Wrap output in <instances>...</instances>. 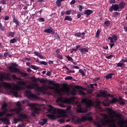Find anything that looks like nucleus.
<instances>
[{"instance_id": "nucleus-63", "label": "nucleus", "mask_w": 127, "mask_h": 127, "mask_svg": "<svg viewBox=\"0 0 127 127\" xmlns=\"http://www.w3.org/2000/svg\"><path fill=\"white\" fill-rule=\"evenodd\" d=\"M104 106H105V107H110V102L109 103H103Z\"/></svg>"}, {"instance_id": "nucleus-34", "label": "nucleus", "mask_w": 127, "mask_h": 127, "mask_svg": "<svg viewBox=\"0 0 127 127\" xmlns=\"http://www.w3.org/2000/svg\"><path fill=\"white\" fill-rule=\"evenodd\" d=\"M31 68L32 69H33L34 70H38L39 69V67L36 66V65H31Z\"/></svg>"}, {"instance_id": "nucleus-22", "label": "nucleus", "mask_w": 127, "mask_h": 127, "mask_svg": "<svg viewBox=\"0 0 127 127\" xmlns=\"http://www.w3.org/2000/svg\"><path fill=\"white\" fill-rule=\"evenodd\" d=\"M93 13V10L90 9H87L84 12V14H86L87 16H89V15H91Z\"/></svg>"}, {"instance_id": "nucleus-4", "label": "nucleus", "mask_w": 127, "mask_h": 127, "mask_svg": "<svg viewBox=\"0 0 127 127\" xmlns=\"http://www.w3.org/2000/svg\"><path fill=\"white\" fill-rule=\"evenodd\" d=\"M17 114L18 115L19 118L14 119V124H17L18 122H23L24 120L28 119V116H27V115L25 114H23V113L19 114L17 113Z\"/></svg>"}, {"instance_id": "nucleus-24", "label": "nucleus", "mask_w": 127, "mask_h": 127, "mask_svg": "<svg viewBox=\"0 0 127 127\" xmlns=\"http://www.w3.org/2000/svg\"><path fill=\"white\" fill-rule=\"evenodd\" d=\"M18 73L20 74V75H21V76L22 77H27L28 74L27 73H24L20 70H19V72Z\"/></svg>"}, {"instance_id": "nucleus-59", "label": "nucleus", "mask_w": 127, "mask_h": 127, "mask_svg": "<svg viewBox=\"0 0 127 127\" xmlns=\"http://www.w3.org/2000/svg\"><path fill=\"white\" fill-rule=\"evenodd\" d=\"M70 73H75V70H68L66 72L67 75L70 74Z\"/></svg>"}, {"instance_id": "nucleus-20", "label": "nucleus", "mask_w": 127, "mask_h": 127, "mask_svg": "<svg viewBox=\"0 0 127 127\" xmlns=\"http://www.w3.org/2000/svg\"><path fill=\"white\" fill-rule=\"evenodd\" d=\"M119 6V8L120 9H124L125 8V6H126V3L124 1H121L119 5H118Z\"/></svg>"}, {"instance_id": "nucleus-37", "label": "nucleus", "mask_w": 127, "mask_h": 127, "mask_svg": "<svg viewBox=\"0 0 127 127\" xmlns=\"http://www.w3.org/2000/svg\"><path fill=\"white\" fill-rule=\"evenodd\" d=\"M111 38H112L114 41H117V40H118V37L116 35H113L112 37H111Z\"/></svg>"}, {"instance_id": "nucleus-14", "label": "nucleus", "mask_w": 127, "mask_h": 127, "mask_svg": "<svg viewBox=\"0 0 127 127\" xmlns=\"http://www.w3.org/2000/svg\"><path fill=\"white\" fill-rule=\"evenodd\" d=\"M45 33H51V34H55V31L54 29L52 28V27H50L49 29H47L44 30V31Z\"/></svg>"}, {"instance_id": "nucleus-42", "label": "nucleus", "mask_w": 127, "mask_h": 127, "mask_svg": "<svg viewBox=\"0 0 127 127\" xmlns=\"http://www.w3.org/2000/svg\"><path fill=\"white\" fill-rule=\"evenodd\" d=\"M70 94L72 96H76V91L74 89H73L72 91L70 92Z\"/></svg>"}, {"instance_id": "nucleus-26", "label": "nucleus", "mask_w": 127, "mask_h": 127, "mask_svg": "<svg viewBox=\"0 0 127 127\" xmlns=\"http://www.w3.org/2000/svg\"><path fill=\"white\" fill-rule=\"evenodd\" d=\"M10 73H7L6 75H5V80H11V78H10Z\"/></svg>"}, {"instance_id": "nucleus-58", "label": "nucleus", "mask_w": 127, "mask_h": 127, "mask_svg": "<svg viewBox=\"0 0 127 127\" xmlns=\"http://www.w3.org/2000/svg\"><path fill=\"white\" fill-rule=\"evenodd\" d=\"M25 127V123H23L22 124H19L17 126V127Z\"/></svg>"}, {"instance_id": "nucleus-43", "label": "nucleus", "mask_w": 127, "mask_h": 127, "mask_svg": "<svg viewBox=\"0 0 127 127\" xmlns=\"http://www.w3.org/2000/svg\"><path fill=\"white\" fill-rule=\"evenodd\" d=\"M66 58H67L68 61H71V62H73V59L71 57L66 56Z\"/></svg>"}, {"instance_id": "nucleus-1", "label": "nucleus", "mask_w": 127, "mask_h": 127, "mask_svg": "<svg viewBox=\"0 0 127 127\" xmlns=\"http://www.w3.org/2000/svg\"><path fill=\"white\" fill-rule=\"evenodd\" d=\"M42 88L44 90H48V89H50L51 90H55L56 93H57V94H58V95L60 97H62V93H61V92H63V93H66L67 96H69L70 94V88H69L68 87L65 88L64 90L63 89H60L58 88H55L53 86H47L46 85L44 84L43 86H42Z\"/></svg>"}, {"instance_id": "nucleus-38", "label": "nucleus", "mask_w": 127, "mask_h": 127, "mask_svg": "<svg viewBox=\"0 0 127 127\" xmlns=\"http://www.w3.org/2000/svg\"><path fill=\"white\" fill-rule=\"evenodd\" d=\"M17 40L15 38H14L10 40V43H15Z\"/></svg>"}, {"instance_id": "nucleus-50", "label": "nucleus", "mask_w": 127, "mask_h": 127, "mask_svg": "<svg viewBox=\"0 0 127 127\" xmlns=\"http://www.w3.org/2000/svg\"><path fill=\"white\" fill-rule=\"evenodd\" d=\"M79 93L80 95H82L83 96H86V93H85L82 90H79Z\"/></svg>"}, {"instance_id": "nucleus-61", "label": "nucleus", "mask_w": 127, "mask_h": 127, "mask_svg": "<svg viewBox=\"0 0 127 127\" xmlns=\"http://www.w3.org/2000/svg\"><path fill=\"white\" fill-rule=\"evenodd\" d=\"M78 8H79V11H82V10H83V6H82L81 5H78Z\"/></svg>"}, {"instance_id": "nucleus-31", "label": "nucleus", "mask_w": 127, "mask_h": 127, "mask_svg": "<svg viewBox=\"0 0 127 127\" xmlns=\"http://www.w3.org/2000/svg\"><path fill=\"white\" fill-rule=\"evenodd\" d=\"M101 33V31L100 30H97L96 34V37L97 38H99L100 37V34Z\"/></svg>"}, {"instance_id": "nucleus-54", "label": "nucleus", "mask_w": 127, "mask_h": 127, "mask_svg": "<svg viewBox=\"0 0 127 127\" xmlns=\"http://www.w3.org/2000/svg\"><path fill=\"white\" fill-rule=\"evenodd\" d=\"M75 89H77L78 90H81V89L82 90H83V88L82 87H81V86H80L79 85L75 86Z\"/></svg>"}, {"instance_id": "nucleus-27", "label": "nucleus", "mask_w": 127, "mask_h": 127, "mask_svg": "<svg viewBox=\"0 0 127 127\" xmlns=\"http://www.w3.org/2000/svg\"><path fill=\"white\" fill-rule=\"evenodd\" d=\"M94 125L96 126V127H103V125L101 124L99 122H95Z\"/></svg>"}, {"instance_id": "nucleus-5", "label": "nucleus", "mask_w": 127, "mask_h": 127, "mask_svg": "<svg viewBox=\"0 0 127 127\" xmlns=\"http://www.w3.org/2000/svg\"><path fill=\"white\" fill-rule=\"evenodd\" d=\"M2 85L3 87H4V88H6L7 89H8V90H11V92L12 93V94H13L15 97H17V96L18 95V93H17V91L12 89V87L11 86V84L7 82H3L2 83Z\"/></svg>"}, {"instance_id": "nucleus-21", "label": "nucleus", "mask_w": 127, "mask_h": 127, "mask_svg": "<svg viewBox=\"0 0 127 127\" xmlns=\"http://www.w3.org/2000/svg\"><path fill=\"white\" fill-rule=\"evenodd\" d=\"M118 102H119L118 99L115 97H113L112 100L109 101L110 104H116V103H118Z\"/></svg>"}, {"instance_id": "nucleus-60", "label": "nucleus", "mask_w": 127, "mask_h": 127, "mask_svg": "<svg viewBox=\"0 0 127 127\" xmlns=\"http://www.w3.org/2000/svg\"><path fill=\"white\" fill-rule=\"evenodd\" d=\"M50 85H53V86H54V87H57V84L53 83V81H51L50 82Z\"/></svg>"}, {"instance_id": "nucleus-3", "label": "nucleus", "mask_w": 127, "mask_h": 127, "mask_svg": "<svg viewBox=\"0 0 127 127\" xmlns=\"http://www.w3.org/2000/svg\"><path fill=\"white\" fill-rule=\"evenodd\" d=\"M93 119L92 116H90V114L88 113L86 116H82L81 118H77L74 120V122L76 124H79V123H82L83 122H86V121H93Z\"/></svg>"}, {"instance_id": "nucleus-56", "label": "nucleus", "mask_w": 127, "mask_h": 127, "mask_svg": "<svg viewBox=\"0 0 127 127\" xmlns=\"http://www.w3.org/2000/svg\"><path fill=\"white\" fill-rule=\"evenodd\" d=\"M57 58L59 59H60L61 60H62V59H63V57H62V56H61L60 54H57Z\"/></svg>"}, {"instance_id": "nucleus-48", "label": "nucleus", "mask_w": 127, "mask_h": 127, "mask_svg": "<svg viewBox=\"0 0 127 127\" xmlns=\"http://www.w3.org/2000/svg\"><path fill=\"white\" fill-rule=\"evenodd\" d=\"M27 89H29L30 90H32L34 89V87L33 86V85H27Z\"/></svg>"}, {"instance_id": "nucleus-2", "label": "nucleus", "mask_w": 127, "mask_h": 127, "mask_svg": "<svg viewBox=\"0 0 127 127\" xmlns=\"http://www.w3.org/2000/svg\"><path fill=\"white\" fill-rule=\"evenodd\" d=\"M49 109L48 112H52L53 114H58L60 118H64L65 117V111L62 109L54 108L52 105H49Z\"/></svg>"}, {"instance_id": "nucleus-32", "label": "nucleus", "mask_w": 127, "mask_h": 127, "mask_svg": "<svg viewBox=\"0 0 127 127\" xmlns=\"http://www.w3.org/2000/svg\"><path fill=\"white\" fill-rule=\"evenodd\" d=\"M0 29L1 30V31H4L5 30V28H4V26H2V24H1V23L0 22Z\"/></svg>"}, {"instance_id": "nucleus-64", "label": "nucleus", "mask_w": 127, "mask_h": 127, "mask_svg": "<svg viewBox=\"0 0 127 127\" xmlns=\"http://www.w3.org/2000/svg\"><path fill=\"white\" fill-rule=\"evenodd\" d=\"M109 127H117L116 126V124L113 123L112 124H111L109 126Z\"/></svg>"}, {"instance_id": "nucleus-46", "label": "nucleus", "mask_w": 127, "mask_h": 127, "mask_svg": "<svg viewBox=\"0 0 127 127\" xmlns=\"http://www.w3.org/2000/svg\"><path fill=\"white\" fill-rule=\"evenodd\" d=\"M65 80H73V77L71 76H67L65 77Z\"/></svg>"}, {"instance_id": "nucleus-45", "label": "nucleus", "mask_w": 127, "mask_h": 127, "mask_svg": "<svg viewBox=\"0 0 127 127\" xmlns=\"http://www.w3.org/2000/svg\"><path fill=\"white\" fill-rule=\"evenodd\" d=\"M120 62H122V63H127V58L125 59H122Z\"/></svg>"}, {"instance_id": "nucleus-28", "label": "nucleus", "mask_w": 127, "mask_h": 127, "mask_svg": "<svg viewBox=\"0 0 127 127\" xmlns=\"http://www.w3.org/2000/svg\"><path fill=\"white\" fill-rule=\"evenodd\" d=\"M72 19H73L69 16H66L64 17V20H68V21H72Z\"/></svg>"}, {"instance_id": "nucleus-62", "label": "nucleus", "mask_w": 127, "mask_h": 127, "mask_svg": "<svg viewBox=\"0 0 127 127\" xmlns=\"http://www.w3.org/2000/svg\"><path fill=\"white\" fill-rule=\"evenodd\" d=\"M59 123H60L61 124H63L65 123V120H64V119H62L59 120Z\"/></svg>"}, {"instance_id": "nucleus-33", "label": "nucleus", "mask_w": 127, "mask_h": 127, "mask_svg": "<svg viewBox=\"0 0 127 127\" xmlns=\"http://www.w3.org/2000/svg\"><path fill=\"white\" fill-rule=\"evenodd\" d=\"M119 14H120V13H119V12H114L113 13V17H118Z\"/></svg>"}, {"instance_id": "nucleus-57", "label": "nucleus", "mask_w": 127, "mask_h": 127, "mask_svg": "<svg viewBox=\"0 0 127 127\" xmlns=\"http://www.w3.org/2000/svg\"><path fill=\"white\" fill-rule=\"evenodd\" d=\"M34 54H35V55L37 57H39L40 55V53L38 52H34Z\"/></svg>"}, {"instance_id": "nucleus-39", "label": "nucleus", "mask_w": 127, "mask_h": 127, "mask_svg": "<svg viewBox=\"0 0 127 127\" xmlns=\"http://www.w3.org/2000/svg\"><path fill=\"white\" fill-rule=\"evenodd\" d=\"M19 85H21L22 86H25V85H26V82L21 81L20 82H19Z\"/></svg>"}, {"instance_id": "nucleus-13", "label": "nucleus", "mask_w": 127, "mask_h": 127, "mask_svg": "<svg viewBox=\"0 0 127 127\" xmlns=\"http://www.w3.org/2000/svg\"><path fill=\"white\" fill-rule=\"evenodd\" d=\"M97 97L101 98L103 97V98H107V91H101L99 92V94H97Z\"/></svg>"}, {"instance_id": "nucleus-53", "label": "nucleus", "mask_w": 127, "mask_h": 127, "mask_svg": "<svg viewBox=\"0 0 127 127\" xmlns=\"http://www.w3.org/2000/svg\"><path fill=\"white\" fill-rule=\"evenodd\" d=\"M79 72L83 76H85V72L82 69H79Z\"/></svg>"}, {"instance_id": "nucleus-35", "label": "nucleus", "mask_w": 127, "mask_h": 127, "mask_svg": "<svg viewBox=\"0 0 127 127\" xmlns=\"http://www.w3.org/2000/svg\"><path fill=\"white\" fill-rule=\"evenodd\" d=\"M62 1L61 0H57L56 1L57 5L58 6H61V2Z\"/></svg>"}, {"instance_id": "nucleus-40", "label": "nucleus", "mask_w": 127, "mask_h": 127, "mask_svg": "<svg viewBox=\"0 0 127 127\" xmlns=\"http://www.w3.org/2000/svg\"><path fill=\"white\" fill-rule=\"evenodd\" d=\"M81 35L82 34L80 32H77L74 34V36H76V37H80Z\"/></svg>"}, {"instance_id": "nucleus-16", "label": "nucleus", "mask_w": 127, "mask_h": 127, "mask_svg": "<svg viewBox=\"0 0 127 127\" xmlns=\"http://www.w3.org/2000/svg\"><path fill=\"white\" fill-rule=\"evenodd\" d=\"M0 121H1L2 123H4L5 125L9 126L10 125V121L7 118H0Z\"/></svg>"}, {"instance_id": "nucleus-8", "label": "nucleus", "mask_w": 127, "mask_h": 127, "mask_svg": "<svg viewBox=\"0 0 127 127\" xmlns=\"http://www.w3.org/2000/svg\"><path fill=\"white\" fill-rule=\"evenodd\" d=\"M26 97L30 100H34V99H37V96L33 93H31L30 91H26Z\"/></svg>"}, {"instance_id": "nucleus-15", "label": "nucleus", "mask_w": 127, "mask_h": 127, "mask_svg": "<svg viewBox=\"0 0 127 127\" xmlns=\"http://www.w3.org/2000/svg\"><path fill=\"white\" fill-rule=\"evenodd\" d=\"M76 112H77V113H86V110L84 109V108H82L81 105H77Z\"/></svg>"}, {"instance_id": "nucleus-17", "label": "nucleus", "mask_w": 127, "mask_h": 127, "mask_svg": "<svg viewBox=\"0 0 127 127\" xmlns=\"http://www.w3.org/2000/svg\"><path fill=\"white\" fill-rule=\"evenodd\" d=\"M79 50L81 54H85L86 53L89 52V49L85 48H81Z\"/></svg>"}, {"instance_id": "nucleus-19", "label": "nucleus", "mask_w": 127, "mask_h": 127, "mask_svg": "<svg viewBox=\"0 0 127 127\" xmlns=\"http://www.w3.org/2000/svg\"><path fill=\"white\" fill-rule=\"evenodd\" d=\"M47 117H48L50 120H55L57 118L56 115L54 114H47Z\"/></svg>"}, {"instance_id": "nucleus-12", "label": "nucleus", "mask_w": 127, "mask_h": 127, "mask_svg": "<svg viewBox=\"0 0 127 127\" xmlns=\"http://www.w3.org/2000/svg\"><path fill=\"white\" fill-rule=\"evenodd\" d=\"M33 81L35 83H37L38 81H40V82L41 83V84H46V80L43 78L40 79V78H36L35 76L33 77Z\"/></svg>"}, {"instance_id": "nucleus-9", "label": "nucleus", "mask_w": 127, "mask_h": 127, "mask_svg": "<svg viewBox=\"0 0 127 127\" xmlns=\"http://www.w3.org/2000/svg\"><path fill=\"white\" fill-rule=\"evenodd\" d=\"M81 102L82 104H86L89 108L90 107H92L93 106V101L91 100H88V99L87 98H83L81 100Z\"/></svg>"}, {"instance_id": "nucleus-11", "label": "nucleus", "mask_w": 127, "mask_h": 127, "mask_svg": "<svg viewBox=\"0 0 127 127\" xmlns=\"http://www.w3.org/2000/svg\"><path fill=\"white\" fill-rule=\"evenodd\" d=\"M119 9H120V6H119V4H113L109 8V11H110V12H113V10H115V11H118Z\"/></svg>"}, {"instance_id": "nucleus-47", "label": "nucleus", "mask_w": 127, "mask_h": 127, "mask_svg": "<svg viewBox=\"0 0 127 127\" xmlns=\"http://www.w3.org/2000/svg\"><path fill=\"white\" fill-rule=\"evenodd\" d=\"M40 64H42V65H45V66H46L48 64V63L45 61H41L40 62Z\"/></svg>"}, {"instance_id": "nucleus-6", "label": "nucleus", "mask_w": 127, "mask_h": 127, "mask_svg": "<svg viewBox=\"0 0 127 127\" xmlns=\"http://www.w3.org/2000/svg\"><path fill=\"white\" fill-rule=\"evenodd\" d=\"M30 107H32V110H34L32 112V115L33 117H36V115L39 114V112H40V108L36 107V105L35 104H31L30 105Z\"/></svg>"}, {"instance_id": "nucleus-52", "label": "nucleus", "mask_w": 127, "mask_h": 127, "mask_svg": "<svg viewBox=\"0 0 127 127\" xmlns=\"http://www.w3.org/2000/svg\"><path fill=\"white\" fill-rule=\"evenodd\" d=\"M8 35L11 37H13V36H14V33L12 32H9L8 33Z\"/></svg>"}, {"instance_id": "nucleus-10", "label": "nucleus", "mask_w": 127, "mask_h": 127, "mask_svg": "<svg viewBox=\"0 0 127 127\" xmlns=\"http://www.w3.org/2000/svg\"><path fill=\"white\" fill-rule=\"evenodd\" d=\"M72 100H74V97H71L70 98H67L66 99H64L63 97L59 98L58 99V102H63L64 104L69 103L72 101Z\"/></svg>"}, {"instance_id": "nucleus-36", "label": "nucleus", "mask_w": 127, "mask_h": 127, "mask_svg": "<svg viewBox=\"0 0 127 127\" xmlns=\"http://www.w3.org/2000/svg\"><path fill=\"white\" fill-rule=\"evenodd\" d=\"M16 106L18 107V109L21 110V104L20 103V102H17L16 103Z\"/></svg>"}, {"instance_id": "nucleus-25", "label": "nucleus", "mask_w": 127, "mask_h": 127, "mask_svg": "<svg viewBox=\"0 0 127 127\" xmlns=\"http://www.w3.org/2000/svg\"><path fill=\"white\" fill-rule=\"evenodd\" d=\"M115 75V73H109L106 76V79H111L112 78V76H114Z\"/></svg>"}, {"instance_id": "nucleus-51", "label": "nucleus", "mask_w": 127, "mask_h": 127, "mask_svg": "<svg viewBox=\"0 0 127 127\" xmlns=\"http://www.w3.org/2000/svg\"><path fill=\"white\" fill-rule=\"evenodd\" d=\"M118 103H119V104H120V105H125V104H126V102H125L124 100H120V101L119 100V102H118Z\"/></svg>"}, {"instance_id": "nucleus-7", "label": "nucleus", "mask_w": 127, "mask_h": 127, "mask_svg": "<svg viewBox=\"0 0 127 127\" xmlns=\"http://www.w3.org/2000/svg\"><path fill=\"white\" fill-rule=\"evenodd\" d=\"M16 64H12L11 65L9 66V69L11 73H18L19 72V69L16 67Z\"/></svg>"}, {"instance_id": "nucleus-44", "label": "nucleus", "mask_w": 127, "mask_h": 127, "mask_svg": "<svg viewBox=\"0 0 127 127\" xmlns=\"http://www.w3.org/2000/svg\"><path fill=\"white\" fill-rule=\"evenodd\" d=\"M109 40H110V43H115V40L112 38V37H108Z\"/></svg>"}, {"instance_id": "nucleus-18", "label": "nucleus", "mask_w": 127, "mask_h": 127, "mask_svg": "<svg viewBox=\"0 0 127 127\" xmlns=\"http://www.w3.org/2000/svg\"><path fill=\"white\" fill-rule=\"evenodd\" d=\"M15 17V15H14L13 19V22L15 23L16 26H15L14 27H15L16 28L18 26H19V22Z\"/></svg>"}, {"instance_id": "nucleus-30", "label": "nucleus", "mask_w": 127, "mask_h": 127, "mask_svg": "<svg viewBox=\"0 0 127 127\" xmlns=\"http://www.w3.org/2000/svg\"><path fill=\"white\" fill-rule=\"evenodd\" d=\"M123 66H126V64L119 63L117 64V67H123Z\"/></svg>"}, {"instance_id": "nucleus-55", "label": "nucleus", "mask_w": 127, "mask_h": 127, "mask_svg": "<svg viewBox=\"0 0 127 127\" xmlns=\"http://www.w3.org/2000/svg\"><path fill=\"white\" fill-rule=\"evenodd\" d=\"M3 79H5V75L2 74L0 76V81H3Z\"/></svg>"}, {"instance_id": "nucleus-49", "label": "nucleus", "mask_w": 127, "mask_h": 127, "mask_svg": "<svg viewBox=\"0 0 127 127\" xmlns=\"http://www.w3.org/2000/svg\"><path fill=\"white\" fill-rule=\"evenodd\" d=\"M71 11H72V10H68L65 11L64 12L66 15H70L71 14Z\"/></svg>"}, {"instance_id": "nucleus-29", "label": "nucleus", "mask_w": 127, "mask_h": 127, "mask_svg": "<svg viewBox=\"0 0 127 127\" xmlns=\"http://www.w3.org/2000/svg\"><path fill=\"white\" fill-rule=\"evenodd\" d=\"M7 104L5 102H3V103L1 106V109L2 110H4L5 109V108H7Z\"/></svg>"}, {"instance_id": "nucleus-41", "label": "nucleus", "mask_w": 127, "mask_h": 127, "mask_svg": "<svg viewBox=\"0 0 127 127\" xmlns=\"http://www.w3.org/2000/svg\"><path fill=\"white\" fill-rule=\"evenodd\" d=\"M105 25H106V26H110V24H111V22H110L109 20L106 21L104 22Z\"/></svg>"}, {"instance_id": "nucleus-23", "label": "nucleus", "mask_w": 127, "mask_h": 127, "mask_svg": "<svg viewBox=\"0 0 127 127\" xmlns=\"http://www.w3.org/2000/svg\"><path fill=\"white\" fill-rule=\"evenodd\" d=\"M113 113L114 114L113 116L114 117H116V118H122V117L123 116V115L121 114V113H117L115 111H113Z\"/></svg>"}]
</instances>
